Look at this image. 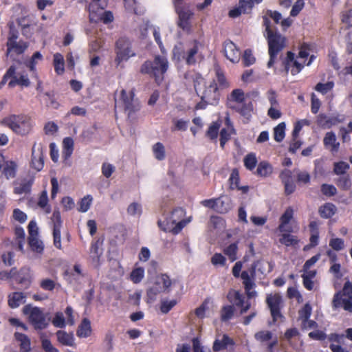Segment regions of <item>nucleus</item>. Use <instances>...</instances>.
<instances>
[{
    "label": "nucleus",
    "instance_id": "1",
    "mask_svg": "<svg viewBox=\"0 0 352 352\" xmlns=\"http://www.w3.org/2000/svg\"><path fill=\"white\" fill-rule=\"evenodd\" d=\"M263 26L265 28L267 34L266 39L268 44V54L270 59L267 63V67L274 66L278 54L285 48L286 38L278 32H274L270 27L271 22L268 16H263Z\"/></svg>",
    "mask_w": 352,
    "mask_h": 352
},
{
    "label": "nucleus",
    "instance_id": "2",
    "mask_svg": "<svg viewBox=\"0 0 352 352\" xmlns=\"http://www.w3.org/2000/svg\"><path fill=\"white\" fill-rule=\"evenodd\" d=\"M168 61L162 56H155L153 60H146L141 66L140 72L148 74L154 78L156 83L160 85L164 78V74L168 70Z\"/></svg>",
    "mask_w": 352,
    "mask_h": 352
},
{
    "label": "nucleus",
    "instance_id": "3",
    "mask_svg": "<svg viewBox=\"0 0 352 352\" xmlns=\"http://www.w3.org/2000/svg\"><path fill=\"white\" fill-rule=\"evenodd\" d=\"M2 123L20 136L28 135L34 127V122L32 118L25 114L9 116L2 120Z\"/></svg>",
    "mask_w": 352,
    "mask_h": 352
},
{
    "label": "nucleus",
    "instance_id": "4",
    "mask_svg": "<svg viewBox=\"0 0 352 352\" xmlns=\"http://www.w3.org/2000/svg\"><path fill=\"white\" fill-rule=\"evenodd\" d=\"M258 261H254L251 267L249 268L248 271H243L240 274V272L242 269V263L241 261H238L235 263L234 265L232 267V274L235 278H241L243 280V284L244 285V288L247 294L249 297H252V293L250 292V290L253 289L254 286V283L253 282V279L256 276V270L258 265Z\"/></svg>",
    "mask_w": 352,
    "mask_h": 352
},
{
    "label": "nucleus",
    "instance_id": "5",
    "mask_svg": "<svg viewBox=\"0 0 352 352\" xmlns=\"http://www.w3.org/2000/svg\"><path fill=\"white\" fill-rule=\"evenodd\" d=\"M115 63L118 67L122 62L127 61L130 58L136 56L135 52L133 50L131 41L126 37H120L115 43Z\"/></svg>",
    "mask_w": 352,
    "mask_h": 352
},
{
    "label": "nucleus",
    "instance_id": "6",
    "mask_svg": "<svg viewBox=\"0 0 352 352\" xmlns=\"http://www.w3.org/2000/svg\"><path fill=\"white\" fill-rule=\"evenodd\" d=\"M23 313L28 316L29 320L36 329H45L49 324L50 317H47L43 310L37 307L27 305L23 308Z\"/></svg>",
    "mask_w": 352,
    "mask_h": 352
},
{
    "label": "nucleus",
    "instance_id": "7",
    "mask_svg": "<svg viewBox=\"0 0 352 352\" xmlns=\"http://www.w3.org/2000/svg\"><path fill=\"white\" fill-rule=\"evenodd\" d=\"M265 302L272 318V322L275 324L278 320H283L285 318L281 312L284 307V300L283 296L279 293L267 294Z\"/></svg>",
    "mask_w": 352,
    "mask_h": 352
},
{
    "label": "nucleus",
    "instance_id": "8",
    "mask_svg": "<svg viewBox=\"0 0 352 352\" xmlns=\"http://www.w3.org/2000/svg\"><path fill=\"white\" fill-rule=\"evenodd\" d=\"M171 284L170 277L166 274H162L155 279L153 285L147 289L146 302L148 303L153 302L160 294L170 288Z\"/></svg>",
    "mask_w": 352,
    "mask_h": 352
},
{
    "label": "nucleus",
    "instance_id": "9",
    "mask_svg": "<svg viewBox=\"0 0 352 352\" xmlns=\"http://www.w3.org/2000/svg\"><path fill=\"white\" fill-rule=\"evenodd\" d=\"M21 65V63H19L18 65L10 66L6 74L3 76V80L0 83V86L4 85L8 78H12L8 83V86L10 87H13L16 85L26 87L30 86V81L28 78V76L21 74L18 71Z\"/></svg>",
    "mask_w": 352,
    "mask_h": 352
},
{
    "label": "nucleus",
    "instance_id": "10",
    "mask_svg": "<svg viewBox=\"0 0 352 352\" xmlns=\"http://www.w3.org/2000/svg\"><path fill=\"white\" fill-rule=\"evenodd\" d=\"M134 96L133 90H131L129 93L125 89H122L120 91V98L118 102H121L124 111L127 112L129 117L140 109V103L138 100L134 99Z\"/></svg>",
    "mask_w": 352,
    "mask_h": 352
},
{
    "label": "nucleus",
    "instance_id": "11",
    "mask_svg": "<svg viewBox=\"0 0 352 352\" xmlns=\"http://www.w3.org/2000/svg\"><path fill=\"white\" fill-rule=\"evenodd\" d=\"M199 43L197 41H194L192 46L188 49L186 52H183V53L181 50V48L175 47L173 49L174 56H177L178 58L182 57L188 65H195L197 62L195 56L199 52Z\"/></svg>",
    "mask_w": 352,
    "mask_h": 352
},
{
    "label": "nucleus",
    "instance_id": "12",
    "mask_svg": "<svg viewBox=\"0 0 352 352\" xmlns=\"http://www.w3.org/2000/svg\"><path fill=\"white\" fill-rule=\"evenodd\" d=\"M219 89L216 81L213 80L204 90L201 99L202 100H207L210 104H217L220 98Z\"/></svg>",
    "mask_w": 352,
    "mask_h": 352
},
{
    "label": "nucleus",
    "instance_id": "13",
    "mask_svg": "<svg viewBox=\"0 0 352 352\" xmlns=\"http://www.w3.org/2000/svg\"><path fill=\"white\" fill-rule=\"evenodd\" d=\"M223 53L226 58L233 63L240 60L241 52L236 45L230 40H226L223 43Z\"/></svg>",
    "mask_w": 352,
    "mask_h": 352
},
{
    "label": "nucleus",
    "instance_id": "14",
    "mask_svg": "<svg viewBox=\"0 0 352 352\" xmlns=\"http://www.w3.org/2000/svg\"><path fill=\"white\" fill-rule=\"evenodd\" d=\"M175 8L179 15L178 25L184 30L190 31L191 30L190 20L193 15V12L189 10H184L183 4H179V7L175 6Z\"/></svg>",
    "mask_w": 352,
    "mask_h": 352
},
{
    "label": "nucleus",
    "instance_id": "15",
    "mask_svg": "<svg viewBox=\"0 0 352 352\" xmlns=\"http://www.w3.org/2000/svg\"><path fill=\"white\" fill-rule=\"evenodd\" d=\"M89 20L92 23L103 22L104 24L113 21V16L111 11H105L104 9H94V12H89Z\"/></svg>",
    "mask_w": 352,
    "mask_h": 352
},
{
    "label": "nucleus",
    "instance_id": "16",
    "mask_svg": "<svg viewBox=\"0 0 352 352\" xmlns=\"http://www.w3.org/2000/svg\"><path fill=\"white\" fill-rule=\"evenodd\" d=\"M228 300L234 303L238 307L241 308V314H244L250 308V302L245 303L244 296L238 291H230L227 296Z\"/></svg>",
    "mask_w": 352,
    "mask_h": 352
},
{
    "label": "nucleus",
    "instance_id": "17",
    "mask_svg": "<svg viewBox=\"0 0 352 352\" xmlns=\"http://www.w3.org/2000/svg\"><path fill=\"white\" fill-rule=\"evenodd\" d=\"M231 109L238 113L243 118V122L247 124L252 116L254 105L252 101L245 102L237 106H232Z\"/></svg>",
    "mask_w": 352,
    "mask_h": 352
},
{
    "label": "nucleus",
    "instance_id": "18",
    "mask_svg": "<svg viewBox=\"0 0 352 352\" xmlns=\"http://www.w3.org/2000/svg\"><path fill=\"white\" fill-rule=\"evenodd\" d=\"M52 221L54 224L53 227V236H54V244L57 248H60V227H61V219L60 214L58 211H54L52 217Z\"/></svg>",
    "mask_w": 352,
    "mask_h": 352
},
{
    "label": "nucleus",
    "instance_id": "19",
    "mask_svg": "<svg viewBox=\"0 0 352 352\" xmlns=\"http://www.w3.org/2000/svg\"><path fill=\"white\" fill-rule=\"evenodd\" d=\"M245 102V93L241 89H235L228 96L226 106L231 109L232 106H237Z\"/></svg>",
    "mask_w": 352,
    "mask_h": 352
},
{
    "label": "nucleus",
    "instance_id": "20",
    "mask_svg": "<svg viewBox=\"0 0 352 352\" xmlns=\"http://www.w3.org/2000/svg\"><path fill=\"white\" fill-rule=\"evenodd\" d=\"M225 124L227 129L223 128L220 131V146L222 148H224L226 142L230 139L231 135L236 134V131L229 117L225 119Z\"/></svg>",
    "mask_w": 352,
    "mask_h": 352
},
{
    "label": "nucleus",
    "instance_id": "21",
    "mask_svg": "<svg viewBox=\"0 0 352 352\" xmlns=\"http://www.w3.org/2000/svg\"><path fill=\"white\" fill-rule=\"evenodd\" d=\"M328 340L332 342L329 348L332 352H349L347 350L340 346L344 340V334L331 333L328 336Z\"/></svg>",
    "mask_w": 352,
    "mask_h": 352
},
{
    "label": "nucleus",
    "instance_id": "22",
    "mask_svg": "<svg viewBox=\"0 0 352 352\" xmlns=\"http://www.w3.org/2000/svg\"><path fill=\"white\" fill-rule=\"evenodd\" d=\"M294 216V210L292 207H288L284 213L280 217V224L278 226V230L281 232H292V228H287V225L289 223Z\"/></svg>",
    "mask_w": 352,
    "mask_h": 352
},
{
    "label": "nucleus",
    "instance_id": "23",
    "mask_svg": "<svg viewBox=\"0 0 352 352\" xmlns=\"http://www.w3.org/2000/svg\"><path fill=\"white\" fill-rule=\"evenodd\" d=\"M340 122L337 117H329L324 113H320L317 116V124L322 129H330L336 125Z\"/></svg>",
    "mask_w": 352,
    "mask_h": 352
},
{
    "label": "nucleus",
    "instance_id": "24",
    "mask_svg": "<svg viewBox=\"0 0 352 352\" xmlns=\"http://www.w3.org/2000/svg\"><path fill=\"white\" fill-rule=\"evenodd\" d=\"M324 146L330 148L332 153H336L340 148V143L337 142L336 134L333 131L327 132L323 139Z\"/></svg>",
    "mask_w": 352,
    "mask_h": 352
},
{
    "label": "nucleus",
    "instance_id": "25",
    "mask_svg": "<svg viewBox=\"0 0 352 352\" xmlns=\"http://www.w3.org/2000/svg\"><path fill=\"white\" fill-rule=\"evenodd\" d=\"M8 305L12 309L19 307L21 305L25 303L26 296L23 292H12L8 296Z\"/></svg>",
    "mask_w": 352,
    "mask_h": 352
},
{
    "label": "nucleus",
    "instance_id": "26",
    "mask_svg": "<svg viewBox=\"0 0 352 352\" xmlns=\"http://www.w3.org/2000/svg\"><path fill=\"white\" fill-rule=\"evenodd\" d=\"M234 341L228 335L223 334L221 340L216 339L213 343L212 350L214 352L226 349L228 346L234 345Z\"/></svg>",
    "mask_w": 352,
    "mask_h": 352
},
{
    "label": "nucleus",
    "instance_id": "27",
    "mask_svg": "<svg viewBox=\"0 0 352 352\" xmlns=\"http://www.w3.org/2000/svg\"><path fill=\"white\" fill-rule=\"evenodd\" d=\"M28 43L23 41H18L7 45V54L12 56L14 54H23L28 48Z\"/></svg>",
    "mask_w": 352,
    "mask_h": 352
},
{
    "label": "nucleus",
    "instance_id": "28",
    "mask_svg": "<svg viewBox=\"0 0 352 352\" xmlns=\"http://www.w3.org/2000/svg\"><path fill=\"white\" fill-rule=\"evenodd\" d=\"M337 211L336 206L330 202H327L319 207L318 213L323 219L331 218Z\"/></svg>",
    "mask_w": 352,
    "mask_h": 352
},
{
    "label": "nucleus",
    "instance_id": "29",
    "mask_svg": "<svg viewBox=\"0 0 352 352\" xmlns=\"http://www.w3.org/2000/svg\"><path fill=\"white\" fill-rule=\"evenodd\" d=\"M17 169V164L12 160H7L3 164L2 174L7 179L15 177Z\"/></svg>",
    "mask_w": 352,
    "mask_h": 352
},
{
    "label": "nucleus",
    "instance_id": "30",
    "mask_svg": "<svg viewBox=\"0 0 352 352\" xmlns=\"http://www.w3.org/2000/svg\"><path fill=\"white\" fill-rule=\"evenodd\" d=\"M74 272L69 274L67 272V281L70 284H80L84 278V274L81 270L80 265L76 264L74 266Z\"/></svg>",
    "mask_w": 352,
    "mask_h": 352
},
{
    "label": "nucleus",
    "instance_id": "31",
    "mask_svg": "<svg viewBox=\"0 0 352 352\" xmlns=\"http://www.w3.org/2000/svg\"><path fill=\"white\" fill-rule=\"evenodd\" d=\"M91 333V327L90 320L85 318L79 324L76 334L80 338H87Z\"/></svg>",
    "mask_w": 352,
    "mask_h": 352
},
{
    "label": "nucleus",
    "instance_id": "32",
    "mask_svg": "<svg viewBox=\"0 0 352 352\" xmlns=\"http://www.w3.org/2000/svg\"><path fill=\"white\" fill-rule=\"evenodd\" d=\"M34 182V178L24 179L19 184V186H16L14 189L15 194L21 195L23 193H28L31 190L32 185Z\"/></svg>",
    "mask_w": 352,
    "mask_h": 352
},
{
    "label": "nucleus",
    "instance_id": "33",
    "mask_svg": "<svg viewBox=\"0 0 352 352\" xmlns=\"http://www.w3.org/2000/svg\"><path fill=\"white\" fill-rule=\"evenodd\" d=\"M53 65L58 75H63L65 72V60L63 56L59 53L54 55Z\"/></svg>",
    "mask_w": 352,
    "mask_h": 352
},
{
    "label": "nucleus",
    "instance_id": "34",
    "mask_svg": "<svg viewBox=\"0 0 352 352\" xmlns=\"http://www.w3.org/2000/svg\"><path fill=\"white\" fill-rule=\"evenodd\" d=\"M17 23L19 26L36 27L38 21L35 14H29L19 18L17 19Z\"/></svg>",
    "mask_w": 352,
    "mask_h": 352
},
{
    "label": "nucleus",
    "instance_id": "35",
    "mask_svg": "<svg viewBox=\"0 0 352 352\" xmlns=\"http://www.w3.org/2000/svg\"><path fill=\"white\" fill-rule=\"evenodd\" d=\"M15 339L20 342L21 349L24 352H29L30 351V340L25 334L16 332L14 333Z\"/></svg>",
    "mask_w": 352,
    "mask_h": 352
},
{
    "label": "nucleus",
    "instance_id": "36",
    "mask_svg": "<svg viewBox=\"0 0 352 352\" xmlns=\"http://www.w3.org/2000/svg\"><path fill=\"white\" fill-rule=\"evenodd\" d=\"M234 305L223 306L220 311L221 320L222 322H228L234 316Z\"/></svg>",
    "mask_w": 352,
    "mask_h": 352
},
{
    "label": "nucleus",
    "instance_id": "37",
    "mask_svg": "<svg viewBox=\"0 0 352 352\" xmlns=\"http://www.w3.org/2000/svg\"><path fill=\"white\" fill-rule=\"evenodd\" d=\"M220 127L221 121L212 122L206 131V136L212 140H216L218 137Z\"/></svg>",
    "mask_w": 352,
    "mask_h": 352
},
{
    "label": "nucleus",
    "instance_id": "38",
    "mask_svg": "<svg viewBox=\"0 0 352 352\" xmlns=\"http://www.w3.org/2000/svg\"><path fill=\"white\" fill-rule=\"evenodd\" d=\"M272 172V166L265 161L261 162L256 168V174L261 177H267Z\"/></svg>",
    "mask_w": 352,
    "mask_h": 352
},
{
    "label": "nucleus",
    "instance_id": "39",
    "mask_svg": "<svg viewBox=\"0 0 352 352\" xmlns=\"http://www.w3.org/2000/svg\"><path fill=\"white\" fill-rule=\"evenodd\" d=\"M237 251H238V245L237 243H232L230 244L228 247L224 248L223 253L228 256V258L231 262H234L237 259Z\"/></svg>",
    "mask_w": 352,
    "mask_h": 352
},
{
    "label": "nucleus",
    "instance_id": "40",
    "mask_svg": "<svg viewBox=\"0 0 352 352\" xmlns=\"http://www.w3.org/2000/svg\"><path fill=\"white\" fill-rule=\"evenodd\" d=\"M144 277V269L142 267H136L130 274V280L135 284L140 283Z\"/></svg>",
    "mask_w": 352,
    "mask_h": 352
},
{
    "label": "nucleus",
    "instance_id": "41",
    "mask_svg": "<svg viewBox=\"0 0 352 352\" xmlns=\"http://www.w3.org/2000/svg\"><path fill=\"white\" fill-rule=\"evenodd\" d=\"M217 85L219 84L220 89H225L228 87L229 83L225 76L224 72L221 68L215 69Z\"/></svg>",
    "mask_w": 352,
    "mask_h": 352
},
{
    "label": "nucleus",
    "instance_id": "42",
    "mask_svg": "<svg viewBox=\"0 0 352 352\" xmlns=\"http://www.w3.org/2000/svg\"><path fill=\"white\" fill-rule=\"evenodd\" d=\"M257 162L256 155L254 153H248L243 159L244 166L249 170H252L255 168Z\"/></svg>",
    "mask_w": 352,
    "mask_h": 352
},
{
    "label": "nucleus",
    "instance_id": "43",
    "mask_svg": "<svg viewBox=\"0 0 352 352\" xmlns=\"http://www.w3.org/2000/svg\"><path fill=\"white\" fill-rule=\"evenodd\" d=\"M349 168V164L345 162H335L333 164V173L337 175H343L346 174Z\"/></svg>",
    "mask_w": 352,
    "mask_h": 352
},
{
    "label": "nucleus",
    "instance_id": "44",
    "mask_svg": "<svg viewBox=\"0 0 352 352\" xmlns=\"http://www.w3.org/2000/svg\"><path fill=\"white\" fill-rule=\"evenodd\" d=\"M153 153L155 157L157 160H163L165 159V148L162 143L157 142L153 146Z\"/></svg>",
    "mask_w": 352,
    "mask_h": 352
},
{
    "label": "nucleus",
    "instance_id": "45",
    "mask_svg": "<svg viewBox=\"0 0 352 352\" xmlns=\"http://www.w3.org/2000/svg\"><path fill=\"white\" fill-rule=\"evenodd\" d=\"M297 236L292 235L289 233L283 234L279 239V242L286 246L295 245L298 243Z\"/></svg>",
    "mask_w": 352,
    "mask_h": 352
},
{
    "label": "nucleus",
    "instance_id": "46",
    "mask_svg": "<svg viewBox=\"0 0 352 352\" xmlns=\"http://www.w3.org/2000/svg\"><path fill=\"white\" fill-rule=\"evenodd\" d=\"M285 122L279 123L274 129V138L277 142H280L285 135Z\"/></svg>",
    "mask_w": 352,
    "mask_h": 352
},
{
    "label": "nucleus",
    "instance_id": "47",
    "mask_svg": "<svg viewBox=\"0 0 352 352\" xmlns=\"http://www.w3.org/2000/svg\"><path fill=\"white\" fill-rule=\"evenodd\" d=\"M40 339L41 341L42 349L45 352H58V350L55 348L51 342L46 338L45 333H41Z\"/></svg>",
    "mask_w": 352,
    "mask_h": 352
},
{
    "label": "nucleus",
    "instance_id": "48",
    "mask_svg": "<svg viewBox=\"0 0 352 352\" xmlns=\"http://www.w3.org/2000/svg\"><path fill=\"white\" fill-rule=\"evenodd\" d=\"M88 10L94 12V9H105L108 4V0H88Z\"/></svg>",
    "mask_w": 352,
    "mask_h": 352
},
{
    "label": "nucleus",
    "instance_id": "49",
    "mask_svg": "<svg viewBox=\"0 0 352 352\" xmlns=\"http://www.w3.org/2000/svg\"><path fill=\"white\" fill-rule=\"evenodd\" d=\"M28 242L33 251L41 253L43 250V242L38 238V236L29 237Z\"/></svg>",
    "mask_w": 352,
    "mask_h": 352
},
{
    "label": "nucleus",
    "instance_id": "50",
    "mask_svg": "<svg viewBox=\"0 0 352 352\" xmlns=\"http://www.w3.org/2000/svg\"><path fill=\"white\" fill-rule=\"evenodd\" d=\"M37 204L41 208L44 209L46 213L50 212V208L48 206L47 192L46 190L41 192Z\"/></svg>",
    "mask_w": 352,
    "mask_h": 352
},
{
    "label": "nucleus",
    "instance_id": "51",
    "mask_svg": "<svg viewBox=\"0 0 352 352\" xmlns=\"http://www.w3.org/2000/svg\"><path fill=\"white\" fill-rule=\"evenodd\" d=\"M272 337L273 333L268 330L259 331L254 334V338L260 342H266L270 341Z\"/></svg>",
    "mask_w": 352,
    "mask_h": 352
},
{
    "label": "nucleus",
    "instance_id": "52",
    "mask_svg": "<svg viewBox=\"0 0 352 352\" xmlns=\"http://www.w3.org/2000/svg\"><path fill=\"white\" fill-rule=\"evenodd\" d=\"M329 246L331 247V250L334 251H340L342 250L345 247L344 240L341 238H331L329 241Z\"/></svg>",
    "mask_w": 352,
    "mask_h": 352
},
{
    "label": "nucleus",
    "instance_id": "53",
    "mask_svg": "<svg viewBox=\"0 0 352 352\" xmlns=\"http://www.w3.org/2000/svg\"><path fill=\"white\" fill-rule=\"evenodd\" d=\"M173 126L171 127V131H185L188 129V121L183 119L177 120L175 118L172 120Z\"/></svg>",
    "mask_w": 352,
    "mask_h": 352
},
{
    "label": "nucleus",
    "instance_id": "54",
    "mask_svg": "<svg viewBox=\"0 0 352 352\" xmlns=\"http://www.w3.org/2000/svg\"><path fill=\"white\" fill-rule=\"evenodd\" d=\"M32 165L37 171H40L44 165L43 157L41 155H38V157L35 155L34 146L32 148Z\"/></svg>",
    "mask_w": 352,
    "mask_h": 352
},
{
    "label": "nucleus",
    "instance_id": "55",
    "mask_svg": "<svg viewBox=\"0 0 352 352\" xmlns=\"http://www.w3.org/2000/svg\"><path fill=\"white\" fill-rule=\"evenodd\" d=\"M336 185L342 190H348L351 186L349 175L340 177L336 181Z\"/></svg>",
    "mask_w": 352,
    "mask_h": 352
},
{
    "label": "nucleus",
    "instance_id": "56",
    "mask_svg": "<svg viewBox=\"0 0 352 352\" xmlns=\"http://www.w3.org/2000/svg\"><path fill=\"white\" fill-rule=\"evenodd\" d=\"M92 197L91 195H87L84 197L78 203V210L82 212H87L92 202Z\"/></svg>",
    "mask_w": 352,
    "mask_h": 352
},
{
    "label": "nucleus",
    "instance_id": "57",
    "mask_svg": "<svg viewBox=\"0 0 352 352\" xmlns=\"http://www.w3.org/2000/svg\"><path fill=\"white\" fill-rule=\"evenodd\" d=\"M322 195L327 197H333L336 195L337 189L332 184H323L320 187Z\"/></svg>",
    "mask_w": 352,
    "mask_h": 352
},
{
    "label": "nucleus",
    "instance_id": "58",
    "mask_svg": "<svg viewBox=\"0 0 352 352\" xmlns=\"http://www.w3.org/2000/svg\"><path fill=\"white\" fill-rule=\"evenodd\" d=\"M229 181L230 182V188H240L239 186L240 178H239V173L236 168H234L232 170L230 174Z\"/></svg>",
    "mask_w": 352,
    "mask_h": 352
},
{
    "label": "nucleus",
    "instance_id": "59",
    "mask_svg": "<svg viewBox=\"0 0 352 352\" xmlns=\"http://www.w3.org/2000/svg\"><path fill=\"white\" fill-rule=\"evenodd\" d=\"M239 6L243 14H249L254 7V1L253 0H239Z\"/></svg>",
    "mask_w": 352,
    "mask_h": 352
},
{
    "label": "nucleus",
    "instance_id": "60",
    "mask_svg": "<svg viewBox=\"0 0 352 352\" xmlns=\"http://www.w3.org/2000/svg\"><path fill=\"white\" fill-rule=\"evenodd\" d=\"M9 28H10V30H9V33H8V36L7 45H8L14 42L18 41L17 38H18V36H19L18 30L16 29V28L13 23H10L9 25Z\"/></svg>",
    "mask_w": 352,
    "mask_h": 352
},
{
    "label": "nucleus",
    "instance_id": "61",
    "mask_svg": "<svg viewBox=\"0 0 352 352\" xmlns=\"http://www.w3.org/2000/svg\"><path fill=\"white\" fill-rule=\"evenodd\" d=\"M299 314V319L301 320V321H307L308 319H309L311 314V307L309 304H306L304 305V307L299 310L298 311Z\"/></svg>",
    "mask_w": 352,
    "mask_h": 352
},
{
    "label": "nucleus",
    "instance_id": "62",
    "mask_svg": "<svg viewBox=\"0 0 352 352\" xmlns=\"http://www.w3.org/2000/svg\"><path fill=\"white\" fill-rule=\"evenodd\" d=\"M103 243V239H98L96 241H94L90 247V253L94 255V256L99 257L101 252H100V247L102 246Z\"/></svg>",
    "mask_w": 352,
    "mask_h": 352
},
{
    "label": "nucleus",
    "instance_id": "63",
    "mask_svg": "<svg viewBox=\"0 0 352 352\" xmlns=\"http://www.w3.org/2000/svg\"><path fill=\"white\" fill-rule=\"evenodd\" d=\"M333 87V82H327L326 83L318 82L315 87V90L322 94H326L328 91L331 90Z\"/></svg>",
    "mask_w": 352,
    "mask_h": 352
},
{
    "label": "nucleus",
    "instance_id": "64",
    "mask_svg": "<svg viewBox=\"0 0 352 352\" xmlns=\"http://www.w3.org/2000/svg\"><path fill=\"white\" fill-rule=\"evenodd\" d=\"M52 322L56 327H63L65 326V318L63 314L60 311L56 312L52 320Z\"/></svg>",
    "mask_w": 352,
    "mask_h": 352
}]
</instances>
